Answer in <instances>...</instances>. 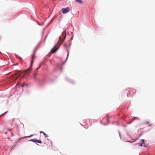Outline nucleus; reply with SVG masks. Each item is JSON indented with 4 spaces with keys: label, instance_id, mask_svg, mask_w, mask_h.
I'll use <instances>...</instances> for the list:
<instances>
[{
    "label": "nucleus",
    "instance_id": "1",
    "mask_svg": "<svg viewBox=\"0 0 155 155\" xmlns=\"http://www.w3.org/2000/svg\"><path fill=\"white\" fill-rule=\"evenodd\" d=\"M35 58V56L34 54H33L32 56L30 64V66L29 68L28 69L26 70L25 71V72L26 73H27L28 71H31L32 70V66L33 64V62L34 61V59Z\"/></svg>",
    "mask_w": 155,
    "mask_h": 155
},
{
    "label": "nucleus",
    "instance_id": "2",
    "mask_svg": "<svg viewBox=\"0 0 155 155\" xmlns=\"http://www.w3.org/2000/svg\"><path fill=\"white\" fill-rule=\"evenodd\" d=\"M65 37V34L64 33H62L59 37V41H58V43L60 42L61 44L64 41Z\"/></svg>",
    "mask_w": 155,
    "mask_h": 155
},
{
    "label": "nucleus",
    "instance_id": "3",
    "mask_svg": "<svg viewBox=\"0 0 155 155\" xmlns=\"http://www.w3.org/2000/svg\"><path fill=\"white\" fill-rule=\"evenodd\" d=\"M61 11L63 14H65L70 11V8L68 7H67L65 8H62Z\"/></svg>",
    "mask_w": 155,
    "mask_h": 155
},
{
    "label": "nucleus",
    "instance_id": "4",
    "mask_svg": "<svg viewBox=\"0 0 155 155\" xmlns=\"http://www.w3.org/2000/svg\"><path fill=\"white\" fill-rule=\"evenodd\" d=\"M30 141H32L33 142H37L38 143H42V142L41 140H36L35 139H32L30 140H29Z\"/></svg>",
    "mask_w": 155,
    "mask_h": 155
},
{
    "label": "nucleus",
    "instance_id": "5",
    "mask_svg": "<svg viewBox=\"0 0 155 155\" xmlns=\"http://www.w3.org/2000/svg\"><path fill=\"white\" fill-rule=\"evenodd\" d=\"M145 140L143 139L142 140L141 143H139V144L140 146L145 147L146 146V144L144 142Z\"/></svg>",
    "mask_w": 155,
    "mask_h": 155
},
{
    "label": "nucleus",
    "instance_id": "6",
    "mask_svg": "<svg viewBox=\"0 0 155 155\" xmlns=\"http://www.w3.org/2000/svg\"><path fill=\"white\" fill-rule=\"evenodd\" d=\"M56 46H55L53 48L51 51V54L54 53L58 49V48H56Z\"/></svg>",
    "mask_w": 155,
    "mask_h": 155
},
{
    "label": "nucleus",
    "instance_id": "7",
    "mask_svg": "<svg viewBox=\"0 0 155 155\" xmlns=\"http://www.w3.org/2000/svg\"><path fill=\"white\" fill-rule=\"evenodd\" d=\"M144 124L146 125H147L148 126H152V124H151L150 122L149 121H146L144 122Z\"/></svg>",
    "mask_w": 155,
    "mask_h": 155
},
{
    "label": "nucleus",
    "instance_id": "8",
    "mask_svg": "<svg viewBox=\"0 0 155 155\" xmlns=\"http://www.w3.org/2000/svg\"><path fill=\"white\" fill-rule=\"evenodd\" d=\"M40 133H42L45 136V137H48V135H47V134H45L44 132L42 131H41L40 132Z\"/></svg>",
    "mask_w": 155,
    "mask_h": 155
},
{
    "label": "nucleus",
    "instance_id": "9",
    "mask_svg": "<svg viewBox=\"0 0 155 155\" xmlns=\"http://www.w3.org/2000/svg\"><path fill=\"white\" fill-rule=\"evenodd\" d=\"M75 2L80 4H82V2L81 0H75Z\"/></svg>",
    "mask_w": 155,
    "mask_h": 155
},
{
    "label": "nucleus",
    "instance_id": "10",
    "mask_svg": "<svg viewBox=\"0 0 155 155\" xmlns=\"http://www.w3.org/2000/svg\"><path fill=\"white\" fill-rule=\"evenodd\" d=\"M106 117L107 120L108 121H109V116L108 115H107L106 116Z\"/></svg>",
    "mask_w": 155,
    "mask_h": 155
},
{
    "label": "nucleus",
    "instance_id": "11",
    "mask_svg": "<svg viewBox=\"0 0 155 155\" xmlns=\"http://www.w3.org/2000/svg\"><path fill=\"white\" fill-rule=\"evenodd\" d=\"M21 76V75L20 74H19L18 75V76H17V77H16V78L15 79V80H16L19 77H20V76Z\"/></svg>",
    "mask_w": 155,
    "mask_h": 155
},
{
    "label": "nucleus",
    "instance_id": "12",
    "mask_svg": "<svg viewBox=\"0 0 155 155\" xmlns=\"http://www.w3.org/2000/svg\"><path fill=\"white\" fill-rule=\"evenodd\" d=\"M41 67V64H40V65L39 67L38 68H37V69H36L35 70V71H37V70H38V69L40 68V67Z\"/></svg>",
    "mask_w": 155,
    "mask_h": 155
},
{
    "label": "nucleus",
    "instance_id": "13",
    "mask_svg": "<svg viewBox=\"0 0 155 155\" xmlns=\"http://www.w3.org/2000/svg\"><path fill=\"white\" fill-rule=\"evenodd\" d=\"M32 136H33V135H30V136H29L25 137H24V138L30 137H31Z\"/></svg>",
    "mask_w": 155,
    "mask_h": 155
},
{
    "label": "nucleus",
    "instance_id": "14",
    "mask_svg": "<svg viewBox=\"0 0 155 155\" xmlns=\"http://www.w3.org/2000/svg\"><path fill=\"white\" fill-rule=\"evenodd\" d=\"M67 51H68V54H67V58H68V57L69 55V52L68 49L67 50Z\"/></svg>",
    "mask_w": 155,
    "mask_h": 155
},
{
    "label": "nucleus",
    "instance_id": "15",
    "mask_svg": "<svg viewBox=\"0 0 155 155\" xmlns=\"http://www.w3.org/2000/svg\"><path fill=\"white\" fill-rule=\"evenodd\" d=\"M37 71H35V73L34 74V77H35V76H36V75L37 74Z\"/></svg>",
    "mask_w": 155,
    "mask_h": 155
},
{
    "label": "nucleus",
    "instance_id": "16",
    "mask_svg": "<svg viewBox=\"0 0 155 155\" xmlns=\"http://www.w3.org/2000/svg\"><path fill=\"white\" fill-rule=\"evenodd\" d=\"M50 143H51V145L52 146V141H50Z\"/></svg>",
    "mask_w": 155,
    "mask_h": 155
},
{
    "label": "nucleus",
    "instance_id": "17",
    "mask_svg": "<svg viewBox=\"0 0 155 155\" xmlns=\"http://www.w3.org/2000/svg\"><path fill=\"white\" fill-rule=\"evenodd\" d=\"M20 71H17V73H16L15 75L17 73H18Z\"/></svg>",
    "mask_w": 155,
    "mask_h": 155
},
{
    "label": "nucleus",
    "instance_id": "18",
    "mask_svg": "<svg viewBox=\"0 0 155 155\" xmlns=\"http://www.w3.org/2000/svg\"><path fill=\"white\" fill-rule=\"evenodd\" d=\"M6 113V112H5V113H4V114H2V115H3V114H5V113Z\"/></svg>",
    "mask_w": 155,
    "mask_h": 155
},
{
    "label": "nucleus",
    "instance_id": "19",
    "mask_svg": "<svg viewBox=\"0 0 155 155\" xmlns=\"http://www.w3.org/2000/svg\"><path fill=\"white\" fill-rule=\"evenodd\" d=\"M24 86V85H21V86L22 87H23Z\"/></svg>",
    "mask_w": 155,
    "mask_h": 155
},
{
    "label": "nucleus",
    "instance_id": "20",
    "mask_svg": "<svg viewBox=\"0 0 155 155\" xmlns=\"http://www.w3.org/2000/svg\"><path fill=\"white\" fill-rule=\"evenodd\" d=\"M24 77H25V76H23L22 77V78H24Z\"/></svg>",
    "mask_w": 155,
    "mask_h": 155
}]
</instances>
